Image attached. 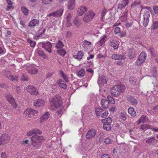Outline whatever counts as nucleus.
Segmentation results:
<instances>
[{
  "instance_id": "nucleus-31",
  "label": "nucleus",
  "mask_w": 158,
  "mask_h": 158,
  "mask_svg": "<svg viewBox=\"0 0 158 158\" xmlns=\"http://www.w3.org/2000/svg\"><path fill=\"white\" fill-rule=\"evenodd\" d=\"M6 77L9 80L14 81H17L18 80V77L16 75H13L11 74L6 75Z\"/></svg>"
},
{
  "instance_id": "nucleus-51",
  "label": "nucleus",
  "mask_w": 158,
  "mask_h": 158,
  "mask_svg": "<svg viewBox=\"0 0 158 158\" xmlns=\"http://www.w3.org/2000/svg\"><path fill=\"white\" fill-rule=\"evenodd\" d=\"M145 61L143 60H142L138 58V59L136 60L135 63V64L137 65H139L142 64Z\"/></svg>"
},
{
  "instance_id": "nucleus-54",
  "label": "nucleus",
  "mask_w": 158,
  "mask_h": 158,
  "mask_svg": "<svg viewBox=\"0 0 158 158\" xmlns=\"http://www.w3.org/2000/svg\"><path fill=\"white\" fill-rule=\"evenodd\" d=\"M106 12V10L105 8H104L103 10H102L101 12L102 19H103Z\"/></svg>"
},
{
  "instance_id": "nucleus-28",
  "label": "nucleus",
  "mask_w": 158,
  "mask_h": 158,
  "mask_svg": "<svg viewBox=\"0 0 158 158\" xmlns=\"http://www.w3.org/2000/svg\"><path fill=\"white\" fill-rule=\"evenodd\" d=\"M148 120V119L146 116L143 115H142L140 118L138 120V124H139L141 123H144L147 122Z\"/></svg>"
},
{
  "instance_id": "nucleus-53",
  "label": "nucleus",
  "mask_w": 158,
  "mask_h": 158,
  "mask_svg": "<svg viewBox=\"0 0 158 158\" xmlns=\"http://www.w3.org/2000/svg\"><path fill=\"white\" fill-rule=\"evenodd\" d=\"M153 9L155 14H158V6H154L153 7Z\"/></svg>"
},
{
  "instance_id": "nucleus-35",
  "label": "nucleus",
  "mask_w": 158,
  "mask_h": 158,
  "mask_svg": "<svg viewBox=\"0 0 158 158\" xmlns=\"http://www.w3.org/2000/svg\"><path fill=\"white\" fill-rule=\"evenodd\" d=\"M63 46L64 44L60 40H59L55 46V47L57 49H60L63 48Z\"/></svg>"
},
{
  "instance_id": "nucleus-48",
  "label": "nucleus",
  "mask_w": 158,
  "mask_h": 158,
  "mask_svg": "<svg viewBox=\"0 0 158 158\" xmlns=\"http://www.w3.org/2000/svg\"><path fill=\"white\" fill-rule=\"evenodd\" d=\"M58 53L61 56H64L66 54L65 51L64 50L61 49L57 50Z\"/></svg>"
},
{
  "instance_id": "nucleus-47",
  "label": "nucleus",
  "mask_w": 158,
  "mask_h": 158,
  "mask_svg": "<svg viewBox=\"0 0 158 158\" xmlns=\"http://www.w3.org/2000/svg\"><path fill=\"white\" fill-rule=\"evenodd\" d=\"M78 75L79 76L83 77L85 75V70L83 69H81L78 72Z\"/></svg>"
},
{
  "instance_id": "nucleus-50",
  "label": "nucleus",
  "mask_w": 158,
  "mask_h": 158,
  "mask_svg": "<svg viewBox=\"0 0 158 158\" xmlns=\"http://www.w3.org/2000/svg\"><path fill=\"white\" fill-rule=\"evenodd\" d=\"M45 31V29L44 28H41L40 29L38 32V34H39V35L37 37H39L40 35L43 34L44 33Z\"/></svg>"
},
{
  "instance_id": "nucleus-26",
  "label": "nucleus",
  "mask_w": 158,
  "mask_h": 158,
  "mask_svg": "<svg viewBox=\"0 0 158 158\" xmlns=\"http://www.w3.org/2000/svg\"><path fill=\"white\" fill-rule=\"evenodd\" d=\"M57 83L59 85V86L61 88L66 89V85L65 82L62 80L60 79L57 81Z\"/></svg>"
},
{
  "instance_id": "nucleus-40",
  "label": "nucleus",
  "mask_w": 158,
  "mask_h": 158,
  "mask_svg": "<svg viewBox=\"0 0 158 158\" xmlns=\"http://www.w3.org/2000/svg\"><path fill=\"white\" fill-rule=\"evenodd\" d=\"M60 75L63 77V79L65 80V81L68 82V77H67V75L64 74V72L61 70H60Z\"/></svg>"
},
{
  "instance_id": "nucleus-49",
  "label": "nucleus",
  "mask_w": 158,
  "mask_h": 158,
  "mask_svg": "<svg viewBox=\"0 0 158 158\" xmlns=\"http://www.w3.org/2000/svg\"><path fill=\"white\" fill-rule=\"evenodd\" d=\"M21 10L25 15L28 14V10L24 6L22 7L21 8Z\"/></svg>"
},
{
  "instance_id": "nucleus-33",
  "label": "nucleus",
  "mask_w": 158,
  "mask_h": 158,
  "mask_svg": "<svg viewBox=\"0 0 158 158\" xmlns=\"http://www.w3.org/2000/svg\"><path fill=\"white\" fill-rule=\"evenodd\" d=\"M152 126L148 124H142L140 126V129H142L143 130H146L147 129H152Z\"/></svg>"
},
{
  "instance_id": "nucleus-29",
  "label": "nucleus",
  "mask_w": 158,
  "mask_h": 158,
  "mask_svg": "<svg viewBox=\"0 0 158 158\" xmlns=\"http://www.w3.org/2000/svg\"><path fill=\"white\" fill-rule=\"evenodd\" d=\"M36 50L37 53L40 56L43 58H45L47 57V55L43 51L40 49H37Z\"/></svg>"
},
{
  "instance_id": "nucleus-13",
  "label": "nucleus",
  "mask_w": 158,
  "mask_h": 158,
  "mask_svg": "<svg viewBox=\"0 0 158 158\" xmlns=\"http://www.w3.org/2000/svg\"><path fill=\"white\" fill-rule=\"evenodd\" d=\"M145 142L147 144L154 146L158 143V140L153 137L148 138Z\"/></svg>"
},
{
  "instance_id": "nucleus-30",
  "label": "nucleus",
  "mask_w": 158,
  "mask_h": 158,
  "mask_svg": "<svg viewBox=\"0 0 158 158\" xmlns=\"http://www.w3.org/2000/svg\"><path fill=\"white\" fill-rule=\"evenodd\" d=\"M71 16L69 14H68L67 16L66 19L67 22L65 23L66 27H70L72 25V23L71 22Z\"/></svg>"
},
{
  "instance_id": "nucleus-45",
  "label": "nucleus",
  "mask_w": 158,
  "mask_h": 158,
  "mask_svg": "<svg viewBox=\"0 0 158 158\" xmlns=\"http://www.w3.org/2000/svg\"><path fill=\"white\" fill-rule=\"evenodd\" d=\"M107 100L108 101L109 104L110 103L113 104L114 103V100L110 96H107Z\"/></svg>"
},
{
  "instance_id": "nucleus-11",
  "label": "nucleus",
  "mask_w": 158,
  "mask_h": 158,
  "mask_svg": "<svg viewBox=\"0 0 158 158\" xmlns=\"http://www.w3.org/2000/svg\"><path fill=\"white\" fill-rule=\"evenodd\" d=\"M6 98L8 101L11 104L13 108H15L16 107L17 105L15 101V99L11 94H7L6 95Z\"/></svg>"
},
{
  "instance_id": "nucleus-61",
  "label": "nucleus",
  "mask_w": 158,
  "mask_h": 158,
  "mask_svg": "<svg viewBox=\"0 0 158 158\" xmlns=\"http://www.w3.org/2000/svg\"><path fill=\"white\" fill-rule=\"evenodd\" d=\"M120 31V28L118 27H116L114 30V32L116 34L118 33H119Z\"/></svg>"
},
{
  "instance_id": "nucleus-60",
  "label": "nucleus",
  "mask_w": 158,
  "mask_h": 158,
  "mask_svg": "<svg viewBox=\"0 0 158 158\" xmlns=\"http://www.w3.org/2000/svg\"><path fill=\"white\" fill-rule=\"evenodd\" d=\"M101 158H111V156L108 154H103Z\"/></svg>"
},
{
  "instance_id": "nucleus-63",
  "label": "nucleus",
  "mask_w": 158,
  "mask_h": 158,
  "mask_svg": "<svg viewBox=\"0 0 158 158\" xmlns=\"http://www.w3.org/2000/svg\"><path fill=\"white\" fill-rule=\"evenodd\" d=\"M28 78L24 74H23V77L22 78V80L23 81H27L28 80H27Z\"/></svg>"
},
{
  "instance_id": "nucleus-18",
  "label": "nucleus",
  "mask_w": 158,
  "mask_h": 158,
  "mask_svg": "<svg viewBox=\"0 0 158 158\" xmlns=\"http://www.w3.org/2000/svg\"><path fill=\"white\" fill-rule=\"evenodd\" d=\"M87 10V7L84 6H80L77 10L78 14L80 16H81Z\"/></svg>"
},
{
  "instance_id": "nucleus-21",
  "label": "nucleus",
  "mask_w": 158,
  "mask_h": 158,
  "mask_svg": "<svg viewBox=\"0 0 158 158\" xmlns=\"http://www.w3.org/2000/svg\"><path fill=\"white\" fill-rule=\"evenodd\" d=\"M127 101L132 105H136L137 104L138 101L137 99L133 96H130L127 98Z\"/></svg>"
},
{
  "instance_id": "nucleus-34",
  "label": "nucleus",
  "mask_w": 158,
  "mask_h": 158,
  "mask_svg": "<svg viewBox=\"0 0 158 158\" xmlns=\"http://www.w3.org/2000/svg\"><path fill=\"white\" fill-rule=\"evenodd\" d=\"M128 113L132 116H135L136 115V112L134 111V109L132 107L129 108L128 110Z\"/></svg>"
},
{
  "instance_id": "nucleus-46",
  "label": "nucleus",
  "mask_w": 158,
  "mask_h": 158,
  "mask_svg": "<svg viewBox=\"0 0 158 158\" xmlns=\"http://www.w3.org/2000/svg\"><path fill=\"white\" fill-rule=\"evenodd\" d=\"M120 118L123 121L125 120L127 118L126 114L125 113H121L120 115Z\"/></svg>"
},
{
  "instance_id": "nucleus-20",
  "label": "nucleus",
  "mask_w": 158,
  "mask_h": 158,
  "mask_svg": "<svg viewBox=\"0 0 158 158\" xmlns=\"http://www.w3.org/2000/svg\"><path fill=\"white\" fill-rule=\"evenodd\" d=\"M101 104L102 106L104 108H108L110 105L108 101L105 99H102L101 102Z\"/></svg>"
},
{
  "instance_id": "nucleus-59",
  "label": "nucleus",
  "mask_w": 158,
  "mask_h": 158,
  "mask_svg": "<svg viewBox=\"0 0 158 158\" xmlns=\"http://www.w3.org/2000/svg\"><path fill=\"white\" fill-rule=\"evenodd\" d=\"M29 42L31 47H34L35 46L36 44V43L35 42L30 40Z\"/></svg>"
},
{
  "instance_id": "nucleus-12",
  "label": "nucleus",
  "mask_w": 158,
  "mask_h": 158,
  "mask_svg": "<svg viewBox=\"0 0 158 158\" xmlns=\"http://www.w3.org/2000/svg\"><path fill=\"white\" fill-rule=\"evenodd\" d=\"M96 130L91 129L88 131L86 135V137L87 139H89L93 138L96 135Z\"/></svg>"
},
{
  "instance_id": "nucleus-2",
  "label": "nucleus",
  "mask_w": 158,
  "mask_h": 158,
  "mask_svg": "<svg viewBox=\"0 0 158 158\" xmlns=\"http://www.w3.org/2000/svg\"><path fill=\"white\" fill-rule=\"evenodd\" d=\"M62 99L59 95H57L52 98L50 100L51 105L55 107L58 108L60 107L62 104Z\"/></svg>"
},
{
  "instance_id": "nucleus-15",
  "label": "nucleus",
  "mask_w": 158,
  "mask_h": 158,
  "mask_svg": "<svg viewBox=\"0 0 158 158\" xmlns=\"http://www.w3.org/2000/svg\"><path fill=\"white\" fill-rule=\"evenodd\" d=\"M128 3L129 0H122L121 2L118 4V9L120 10H121L126 7V6L128 4Z\"/></svg>"
},
{
  "instance_id": "nucleus-9",
  "label": "nucleus",
  "mask_w": 158,
  "mask_h": 158,
  "mask_svg": "<svg viewBox=\"0 0 158 158\" xmlns=\"http://www.w3.org/2000/svg\"><path fill=\"white\" fill-rule=\"evenodd\" d=\"M37 111L32 109H27L24 113V114L26 117L29 118H31L33 117L35 114L37 113Z\"/></svg>"
},
{
  "instance_id": "nucleus-3",
  "label": "nucleus",
  "mask_w": 158,
  "mask_h": 158,
  "mask_svg": "<svg viewBox=\"0 0 158 158\" xmlns=\"http://www.w3.org/2000/svg\"><path fill=\"white\" fill-rule=\"evenodd\" d=\"M44 139L43 136L36 135H33L31 138V144L34 147L37 148L40 146L41 141Z\"/></svg>"
},
{
  "instance_id": "nucleus-8",
  "label": "nucleus",
  "mask_w": 158,
  "mask_h": 158,
  "mask_svg": "<svg viewBox=\"0 0 158 158\" xmlns=\"http://www.w3.org/2000/svg\"><path fill=\"white\" fill-rule=\"evenodd\" d=\"M10 140V136L7 134H3L0 137V145H3L8 143Z\"/></svg>"
},
{
  "instance_id": "nucleus-4",
  "label": "nucleus",
  "mask_w": 158,
  "mask_h": 158,
  "mask_svg": "<svg viewBox=\"0 0 158 158\" xmlns=\"http://www.w3.org/2000/svg\"><path fill=\"white\" fill-rule=\"evenodd\" d=\"M41 46L50 53L52 52V44L49 41H48L45 42H41L39 43Z\"/></svg>"
},
{
  "instance_id": "nucleus-19",
  "label": "nucleus",
  "mask_w": 158,
  "mask_h": 158,
  "mask_svg": "<svg viewBox=\"0 0 158 158\" xmlns=\"http://www.w3.org/2000/svg\"><path fill=\"white\" fill-rule=\"evenodd\" d=\"M111 58L115 60H122L125 59L126 57L124 55L114 54L112 56Z\"/></svg>"
},
{
  "instance_id": "nucleus-1",
  "label": "nucleus",
  "mask_w": 158,
  "mask_h": 158,
  "mask_svg": "<svg viewBox=\"0 0 158 158\" xmlns=\"http://www.w3.org/2000/svg\"><path fill=\"white\" fill-rule=\"evenodd\" d=\"M125 86L123 84H119L114 86L112 87L111 90V93L112 95L115 97L118 96L121 93L125 91Z\"/></svg>"
},
{
  "instance_id": "nucleus-10",
  "label": "nucleus",
  "mask_w": 158,
  "mask_h": 158,
  "mask_svg": "<svg viewBox=\"0 0 158 158\" xmlns=\"http://www.w3.org/2000/svg\"><path fill=\"white\" fill-rule=\"evenodd\" d=\"M63 12V9L61 8L60 9L50 13L48 16L49 17L53 16L55 17H59L62 15Z\"/></svg>"
},
{
  "instance_id": "nucleus-14",
  "label": "nucleus",
  "mask_w": 158,
  "mask_h": 158,
  "mask_svg": "<svg viewBox=\"0 0 158 158\" xmlns=\"http://www.w3.org/2000/svg\"><path fill=\"white\" fill-rule=\"evenodd\" d=\"M26 69L28 73L31 74H35L38 72V70L31 65H30L27 66Z\"/></svg>"
},
{
  "instance_id": "nucleus-24",
  "label": "nucleus",
  "mask_w": 158,
  "mask_h": 158,
  "mask_svg": "<svg viewBox=\"0 0 158 158\" xmlns=\"http://www.w3.org/2000/svg\"><path fill=\"white\" fill-rule=\"evenodd\" d=\"M107 77L105 76H103L101 78L100 80L98 79V84H106L107 82Z\"/></svg>"
},
{
  "instance_id": "nucleus-38",
  "label": "nucleus",
  "mask_w": 158,
  "mask_h": 158,
  "mask_svg": "<svg viewBox=\"0 0 158 158\" xmlns=\"http://www.w3.org/2000/svg\"><path fill=\"white\" fill-rule=\"evenodd\" d=\"M146 54L144 52H141L139 55L138 58L141 60L145 61L146 58Z\"/></svg>"
},
{
  "instance_id": "nucleus-44",
  "label": "nucleus",
  "mask_w": 158,
  "mask_h": 158,
  "mask_svg": "<svg viewBox=\"0 0 158 158\" xmlns=\"http://www.w3.org/2000/svg\"><path fill=\"white\" fill-rule=\"evenodd\" d=\"M103 127L105 130L106 131H109L111 128V124H104Z\"/></svg>"
},
{
  "instance_id": "nucleus-25",
  "label": "nucleus",
  "mask_w": 158,
  "mask_h": 158,
  "mask_svg": "<svg viewBox=\"0 0 158 158\" xmlns=\"http://www.w3.org/2000/svg\"><path fill=\"white\" fill-rule=\"evenodd\" d=\"M75 2L74 0H69L68 5V9L70 10L73 9L75 6Z\"/></svg>"
},
{
  "instance_id": "nucleus-22",
  "label": "nucleus",
  "mask_w": 158,
  "mask_h": 158,
  "mask_svg": "<svg viewBox=\"0 0 158 158\" xmlns=\"http://www.w3.org/2000/svg\"><path fill=\"white\" fill-rule=\"evenodd\" d=\"M83 56V52L81 51H79L77 53V55H73V57L74 58L80 61L82 59Z\"/></svg>"
},
{
  "instance_id": "nucleus-56",
  "label": "nucleus",
  "mask_w": 158,
  "mask_h": 158,
  "mask_svg": "<svg viewBox=\"0 0 158 158\" xmlns=\"http://www.w3.org/2000/svg\"><path fill=\"white\" fill-rule=\"evenodd\" d=\"M52 1V0H42V2L43 4H50Z\"/></svg>"
},
{
  "instance_id": "nucleus-62",
  "label": "nucleus",
  "mask_w": 158,
  "mask_h": 158,
  "mask_svg": "<svg viewBox=\"0 0 158 158\" xmlns=\"http://www.w3.org/2000/svg\"><path fill=\"white\" fill-rule=\"evenodd\" d=\"M140 7H141V8L143 9H147V10H149V11H152V10L151 8L149 7L146 6L143 7L142 6H141Z\"/></svg>"
},
{
  "instance_id": "nucleus-17",
  "label": "nucleus",
  "mask_w": 158,
  "mask_h": 158,
  "mask_svg": "<svg viewBox=\"0 0 158 158\" xmlns=\"http://www.w3.org/2000/svg\"><path fill=\"white\" fill-rule=\"evenodd\" d=\"M119 42L115 40L112 39L111 40L110 44L114 49H117L118 48Z\"/></svg>"
},
{
  "instance_id": "nucleus-36",
  "label": "nucleus",
  "mask_w": 158,
  "mask_h": 158,
  "mask_svg": "<svg viewBox=\"0 0 158 158\" xmlns=\"http://www.w3.org/2000/svg\"><path fill=\"white\" fill-rule=\"evenodd\" d=\"M101 122L104 124H110L112 122V119L108 117L106 118L102 119Z\"/></svg>"
},
{
  "instance_id": "nucleus-52",
  "label": "nucleus",
  "mask_w": 158,
  "mask_h": 158,
  "mask_svg": "<svg viewBox=\"0 0 158 158\" xmlns=\"http://www.w3.org/2000/svg\"><path fill=\"white\" fill-rule=\"evenodd\" d=\"M112 141L111 139L108 137L105 139L104 143L106 144H109L111 143Z\"/></svg>"
},
{
  "instance_id": "nucleus-57",
  "label": "nucleus",
  "mask_w": 158,
  "mask_h": 158,
  "mask_svg": "<svg viewBox=\"0 0 158 158\" xmlns=\"http://www.w3.org/2000/svg\"><path fill=\"white\" fill-rule=\"evenodd\" d=\"M127 14L125 13L124 15L122 16L120 18V19L121 20L123 21H125L127 19Z\"/></svg>"
},
{
  "instance_id": "nucleus-37",
  "label": "nucleus",
  "mask_w": 158,
  "mask_h": 158,
  "mask_svg": "<svg viewBox=\"0 0 158 158\" xmlns=\"http://www.w3.org/2000/svg\"><path fill=\"white\" fill-rule=\"evenodd\" d=\"M49 114L48 112H47L45 114L43 115L40 118L41 122L44 121V120L47 119L49 117Z\"/></svg>"
},
{
  "instance_id": "nucleus-7",
  "label": "nucleus",
  "mask_w": 158,
  "mask_h": 158,
  "mask_svg": "<svg viewBox=\"0 0 158 158\" xmlns=\"http://www.w3.org/2000/svg\"><path fill=\"white\" fill-rule=\"evenodd\" d=\"M27 92L32 95H37L38 94L37 89L33 85H28L26 88Z\"/></svg>"
},
{
  "instance_id": "nucleus-64",
  "label": "nucleus",
  "mask_w": 158,
  "mask_h": 158,
  "mask_svg": "<svg viewBox=\"0 0 158 158\" xmlns=\"http://www.w3.org/2000/svg\"><path fill=\"white\" fill-rule=\"evenodd\" d=\"M15 91L16 93L19 94L20 92V87L18 86H16L15 87Z\"/></svg>"
},
{
  "instance_id": "nucleus-42",
  "label": "nucleus",
  "mask_w": 158,
  "mask_h": 158,
  "mask_svg": "<svg viewBox=\"0 0 158 158\" xmlns=\"http://www.w3.org/2000/svg\"><path fill=\"white\" fill-rule=\"evenodd\" d=\"M106 37V35H104L101 38V40L98 43V44L100 46H102L105 42L104 40Z\"/></svg>"
},
{
  "instance_id": "nucleus-16",
  "label": "nucleus",
  "mask_w": 158,
  "mask_h": 158,
  "mask_svg": "<svg viewBox=\"0 0 158 158\" xmlns=\"http://www.w3.org/2000/svg\"><path fill=\"white\" fill-rule=\"evenodd\" d=\"M44 104V101L41 99H38L35 100L33 103L34 106L36 107L43 106Z\"/></svg>"
},
{
  "instance_id": "nucleus-23",
  "label": "nucleus",
  "mask_w": 158,
  "mask_h": 158,
  "mask_svg": "<svg viewBox=\"0 0 158 158\" xmlns=\"http://www.w3.org/2000/svg\"><path fill=\"white\" fill-rule=\"evenodd\" d=\"M42 133V132L39 130L35 129L31 130L29 132L27 133V135L28 136H30L34 135L36 134H41Z\"/></svg>"
},
{
  "instance_id": "nucleus-55",
  "label": "nucleus",
  "mask_w": 158,
  "mask_h": 158,
  "mask_svg": "<svg viewBox=\"0 0 158 158\" xmlns=\"http://www.w3.org/2000/svg\"><path fill=\"white\" fill-rule=\"evenodd\" d=\"M64 107H60L59 110H57L56 112V114H57V116L60 115Z\"/></svg>"
},
{
  "instance_id": "nucleus-32",
  "label": "nucleus",
  "mask_w": 158,
  "mask_h": 158,
  "mask_svg": "<svg viewBox=\"0 0 158 158\" xmlns=\"http://www.w3.org/2000/svg\"><path fill=\"white\" fill-rule=\"evenodd\" d=\"M129 56L130 59H131L135 56V51L134 49H130L129 52Z\"/></svg>"
},
{
  "instance_id": "nucleus-6",
  "label": "nucleus",
  "mask_w": 158,
  "mask_h": 158,
  "mask_svg": "<svg viewBox=\"0 0 158 158\" xmlns=\"http://www.w3.org/2000/svg\"><path fill=\"white\" fill-rule=\"evenodd\" d=\"M150 16V14L148 11L147 10L144 11L143 25L145 27H146L148 25Z\"/></svg>"
},
{
  "instance_id": "nucleus-27",
  "label": "nucleus",
  "mask_w": 158,
  "mask_h": 158,
  "mask_svg": "<svg viewBox=\"0 0 158 158\" xmlns=\"http://www.w3.org/2000/svg\"><path fill=\"white\" fill-rule=\"evenodd\" d=\"M39 23V20L37 19H34L30 22L28 26L29 27L35 26L38 25Z\"/></svg>"
},
{
  "instance_id": "nucleus-43",
  "label": "nucleus",
  "mask_w": 158,
  "mask_h": 158,
  "mask_svg": "<svg viewBox=\"0 0 158 158\" xmlns=\"http://www.w3.org/2000/svg\"><path fill=\"white\" fill-rule=\"evenodd\" d=\"M152 27L153 30L157 29L158 28V21H153Z\"/></svg>"
},
{
  "instance_id": "nucleus-39",
  "label": "nucleus",
  "mask_w": 158,
  "mask_h": 158,
  "mask_svg": "<svg viewBox=\"0 0 158 158\" xmlns=\"http://www.w3.org/2000/svg\"><path fill=\"white\" fill-rule=\"evenodd\" d=\"M129 80L131 85H135L136 84V79L135 78L133 77H131Z\"/></svg>"
},
{
  "instance_id": "nucleus-41",
  "label": "nucleus",
  "mask_w": 158,
  "mask_h": 158,
  "mask_svg": "<svg viewBox=\"0 0 158 158\" xmlns=\"http://www.w3.org/2000/svg\"><path fill=\"white\" fill-rule=\"evenodd\" d=\"M103 111V109L101 107H98L96 108L95 110V112L97 117L99 116V114L102 113Z\"/></svg>"
},
{
  "instance_id": "nucleus-5",
  "label": "nucleus",
  "mask_w": 158,
  "mask_h": 158,
  "mask_svg": "<svg viewBox=\"0 0 158 158\" xmlns=\"http://www.w3.org/2000/svg\"><path fill=\"white\" fill-rule=\"evenodd\" d=\"M95 15V14L92 10H90L84 15L83 18V21L85 22H88L91 20Z\"/></svg>"
},
{
  "instance_id": "nucleus-58",
  "label": "nucleus",
  "mask_w": 158,
  "mask_h": 158,
  "mask_svg": "<svg viewBox=\"0 0 158 158\" xmlns=\"http://www.w3.org/2000/svg\"><path fill=\"white\" fill-rule=\"evenodd\" d=\"M108 114V113L107 111H105L103 113H102L101 115V117L102 118H105L106 117Z\"/></svg>"
}]
</instances>
